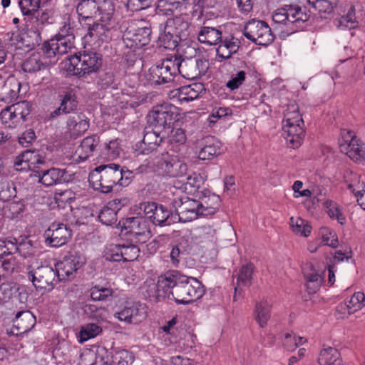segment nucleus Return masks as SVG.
<instances>
[{
  "label": "nucleus",
  "instance_id": "20",
  "mask_svg": "<svg viewBox=\"0 0 365 365\" xmlns=\"http://www.w3.org/2000/svg\"><path fill=\"white\" fill-rule=\"evenodd\" d=\"M45 163V157L38 151L27 150L19 155L14 161L17 170H29Z\"/></svg>",
  "mask_w": 365,
  "mask_h": 365
},
{
  "label": "nucleus",
  "instance_id": "32",
  "mask_svg": "<svg viewBox=\"0 0 365 365\" xmlns=\"http://www.w3.org/2000/svg\"><path fill=\"white\" fill-rule=\"evenodd\" d=\"M36 173H38V182L48 187L61 183L65 170L52 168L45 170L37 171Z\"/></svg>",
  "mask_w": 365,
  "mask_h": 365
},
{
  "label": "nucleus",
  "instance_id": "51",
  "mask_svg": "<svg viewBox=\"0 0 365 365\" xmlns=\"http://www.w3.org/2000/svg\"><path fill=\"white\" fill-rule=\"evenodd\" d=\"M120 256L124 262H130L136 259L139 256L140 248L132 243H127L122 246Z\"/></svg>",
  "mask_w": 365,
  "mask_h": 365
},
{
  "label": "nucleus",
  "instance_id": "44",
  "mask_svg": "<svg viewBox=\"0 0 365 365\" xmlns=\"http://www.w3.org/2000/svg\"><path fill=\"white\" fill-rule=\"evenodd\" d=\"M292 230L297 235L307 237L312 230L311 225L301 217H292L289 221Z\"/></svg>",
  "mask_w": 365,
  "mask_h": 365
},
{
  "label": "nucleus",
  "instance_id": "31",
  "mask_svg": "<svg viewBox=\"0 0 365 365\" xmlns=\"http://www.w3.org/2000/svg\"><path fill=\"white\" fill-rule=\"evenodd\" d=\"M239 43L238 40L234 37L222 38L217 43V56L224 60L230 58L232 54L237 52L240 47Z\"/></svg>",
  "mask_w": 365,
  "mask_h": 365
},
{
  "label": "nucleus",
  "instance_id": "52",
  "mask_svg": "<svg viewBox=\"0 0 365 365\" xmlns=\"http://www.w3.org/2000/svg\"><path fill=\"white\" fill-rule=\"evenodd\" d=\"M203 183L204 180L200 174L193 173L187 178V181L183 186L185 192L195 193Z\"/></svg>",
  "mask_w": 365,
  "mask_h": 365
},
{
  "label": "nucleus",
  "instance_id": "55",
  "mask_svg": "<svg viewBox=\"0 0 365 365\" xmlns=\"http://www.w3.org/2000/svg\"><path fill=\"white\" fill-rule=\"evenodd\" d=\"M246 77L247 73L245 71H237L232 73L230 79L226 83V87L230 91H235L244 83Z\"/></svg>",
  "mask_w": 365,
  "mask_h": 365
},
{
  "label": "nucleus",
  "instance_id": "30",
  "mask_svg": "<svg viewBox=\"0 0 365 365\" xmlns=\"http://www.w3.org/2000/svg\"><path fill=\"white\" fill-rule=\"evenodd\" d=\"M351 175L350 180H346L347 187L353 192L357 199L358 204L365 210V183L361 181L360 177L351 171H346Z\"/></svg>",
  "mask_w": 365,
  "mask_h": 365
},
{
  "label": "nucleus",
  "instance_id": "11",
  "mask_svg": "<svg viewBox=\"0 0 365 365\" xmlns=\"http://www.w3.org/2000/svg\"><path fill=\"white\" fill-rule=\"evenodd\" d=\"M85 264L83 257L76 254L65 256L62 260L57 262L55 269L58 281L69 280L75 277L76 271Z\"/></svg>",
  "mask_w": 365,
  "mask_h": 365
},
{
  "label": "nucleus",
  "instance_id": "46",
  "mask_svg": "<svg viewBox=\"0 0 365 365\" xmlns=\"http://www.w3.org/2000/svg\"><path fill=\"white\" fill-rule=\"evenodd\" d=\"M284 124H304V120L299 112L298 106L291 105L284 111Z\"/></svg>",
  "mask_w": 365,
  "mask_h": 365
},
{
  "label": "nucleus",
  "instance_id": "16",
  "mask_svg": "<svg viewBox=\"0 0 365 365\" xmlns=\"http://www.w3.org/2000/svg\"><path fill=\"white\" fill-rule=\"evenodd\" d=\"M89 22L83 28L88 31L86 37H89L91 41H93L95 43L99 44L104 41H108L111 39L112 32L114 28L113 21L99 20V22L92 24Z\"/></svg>",
  "mask_w": 365,
  "mask_h": 365
},
{
  "label": "nucleus",
  "instance_id": "14",
  "mask_svg": "<svg viewBox=\"0 0 365 365\" xmlns=\"http://www.w3.org/2000/svg\"><path fill=\"white\" fill-rule=\"evenodd\" d=\"M71 237V230L63 223H52L44 232L46 244L52 247L64 245Z\"/></svg>",
  "mask_w": 365,
  "mask_h": 365
},
{
  "label": "nucleus",
  "instance_id": "21",
  "mask_svg": "<svg viewBox=\"0 0 365 365\" xmlns=\"http://www.w3.org/2000/svg\"><path fill=\"white\" fill-rule=\"evenodd\" d=\"M282 130L289 148L295 149L301 146L305 135L304 124H283Z\"/></svg>",
  "mask_w": 365,
  "mask_h": 365
},
{
  "label": "nucleus",
  "instance_id": "45",
  "mask_svg": "<svg viewBox=\"0 0 365 365\" xmlns=\"http://www.w3.org/2000/svg\"><path fill=\"white\" fill-rule=\"evenodd\" d=\"M101 331V327L93 323L83 326L79 332V341L83 343L90 339L94 338Z\"/></svg>",
  "mask_w": 365,
  "mask_h": 365
},
{
  "label": "nucleus",
  "instance_id": "24",
  "mask_svg": "<svg viewBox=\"0 0 365 365\" xmlns=\"http://www.w3.org/2000/svg\"><path fill=\"white\" fill-rule=\"evenodd\" d=\"M198 158L202 160H211L221 153L220 143L213 136H206L197 143Z\"/></svg>",
  "mask_w": 365,
  "mask_h": 365
},
{
  "label": "nucleus",
  "instance_id": "3",
  "mask_svg": "<svg viewBox=\"0 0 365 365\" xmlns=\"http://www.w3.org/2000/svg\"><path fill=\"white\" fill-rule=\"evenodd\" d=\"M131 175L130 171H125L120 165L110 163L96 167L89 174L88 181L94 190L108 193L117 185L127 186L130 182Z\"/></svg>",
  "mask_w": 365,
  "mask_h": 365
},
{
  "label": "nucleus",
  "instance_id": "47",
  "mask_svg": "<svg viewBox=\"0 0 365 365\" xmlns=\"http://www.w3.org/2000/svg\"><path fill=\"white\" fill-rule=\"evenodd\" d=\"M45 64L41 61L38 53H33L23 63L22 68L25 72H35L44 68Z\"/></svg>",
  "mask_w": 365,
  "mask_h": 365
},
{
  "label": "nucleus",
  "instance_id": "26",
  "mask_svg": "<svg viewBox=\"0 0 365 365\" xmlns=\"http://www.w3.org/2000/svg\"><path fill=\"white\" fill-rule=\"evenodd\" d=\"M99 143L100 138L97 135H92L83 138L81 145L76 150V160L83 162L88 159L93 155Z\"/></svg>",
  "mask_w": 365,
  "mask_h": 365
},
{
  "label": "nucleus",
  "instance_id": "9",
  "mask_svg": "<svg viewBox=\"0 0 365 365\" xmlns=\"http://www.w3.org/2000/svg\"><path fill=\"white\" fill-rule=\"evenodd\" d=\"M245 36L255 43L267 46L274 38L270 27L264 21L252 20L248 21L244 29Z\"/></svg>",
  "mask_w": 365,
  "mask_h": 365
},
{
  "label": "nucleus",
  "instance_id": "34",
  "mask_svg": "<svg viewBox=\"0 0 365 365\" xmlns=\"http://www.w3.org/2000/svg\"><path fill=\"white\" fill-rule=\"evenodd\" d=\"M272 305L267 301L257 302L254 310L255 319L259 326L265 327L271 317Z\"/></svg>",
  "mask_w": 365,
  "mask_h": 365
},
{
  "label": "nucleus",
  "instance_id": "2",
  "mask_svg": "<svg viewBox=\"0 0 365 365\" xmlns=\"http://www.w3.org/2000/svg\"><path fill=\"white\" fill-rule=\"evenodd\" d=\"M165 194L161 197L165 205L161 204V227L169 225L178 220L190 222L202 216L199 200L187 196L174 198L176 187L170 183H163Z\"/></svg>",
  "mask_w": 365,
  "mask_h": 365
},
{
  "label": "nucleus",
  "instance_id": "54",
  "mask_svg": "<svg viewBox=\"0 0 365 365\" xmlns=\"http://www.w3.org/2000/svg\"><path fill=\"white\" fill-rule=\"evenodd\" d=\"M113 290L101 286H95L91 289V297L93 301H106L113 295Z\"/></svg>",
  "mask_w": 365,
  "mask_h": 365
},
{
  "label": "nucleus",
  "instance_id": "12",
  "mask_svg": "<svg viewBox=\"0 0 365 365\" xmlns=\"http://www.w3.org/2000/svg\"><path fill=\"white\" fill-rule=\"evenodd\" d=\"M180 19L168 17L164 23L163 34H161V56L163 52L170 51L171 53H178L175 48L178 45L179 35L177 24Z\"/></svg>",
  "mask_w": 365,
  "mask_h": 365
},
{
  "label": "nucleus",
  "instance_id": "48",
  "mask_svg": "<svg viewBox=\"0 0 365 365\" xmlns=\"http://www.w3.org/2000/svg\"><path fill=\"white\" fill-rule=\"evenodd\" d=\"M135 356L133 354L125 349L115 350L113 352L112 365H131Z\"/></svg>",
  "mask_w": 365,
  "mask_h": 365
},
{
  "label": "nucleus",
  "instance_id": "18",
  "mask_svg": "<svg viewBox=\"0 0 365 365\" xmlns=\"http://www.w3.org/2000/svg\"><path fill=\"white\" fill-rule=\"evenodd\" d=\"M150 34V31L148 28H135L132 25L125 31L123 38L127 46L139 48L149 42Z\"/></svg>",
  "mask_w": 365,
  "mask_h": 365
},
{
  "label": "nucleus",
  "instance_id": "15",
  "mask_svg": "<svg viewBox=\"0 0 365 365\" xmlns=\"http://www.w3.org/2000/svg\"><path fill=\"white\" fill-rule=\"evenodd\" d=\"M57 273L50 266H41L35 271L29 273V279L33 282L37 289H53L54 282H57L56 277Z\"/></svg>",
  "mask_w": 365,
  "mask_h": 365
},
{
  "label": "nucleus",
  "instance_id": "38",
  "mask_svg": "<svg viewBox=\"0 0 365 365\" xmlns=\"http://www.w3.org/2000/svg\"><path fill=\"white\" fill-rule=\"evenodd\" d=\"M253 273V264L251 263L243 265L237 279V286L235 288L234 299L236 300L237 292L242 287H249L252 283Z\"/></svg>",
  "mask_w": 365,
  "mask_h": 365
},
{
  "label": "nucleus",
  "instance_id": "7",
  "mask_svg": "<svg viewBox=\"0 0 365 365\" xmlns=\"http://www.w3.org/2000/svg\"><path fill=\"white\" fill-rule=\"evenodd\" d=\"M55 22L54 12L51 9H44L36 12L29 19L28 35L31 41L27 46H35L41 41V32L46 26Z\"/></svg>",
  "mask_w": 365,
  "mask_h": 365
},
{
  "label": "nucleus",
  "instance_id": "50",
  "mask_svg": "<svg viewBox=\"0 0 365 365\" xmlns=\"http://www.w3.org/2000/svg\"><path fill=\"white\" fill-rule=\"evenodd\" d=\"M338 0H319L312 6L322 18H327L326 15L333 13L334 8L336 6Z\"/></svg>",
  "mask_w": 365,
  "mask_h": 365
},
{
  "label": "nucleus",
  "instance_id": "29",
  "mask_svg": "<svg viewBox=\"0 0 365 365\" xmlns=\"http://www.w3.org/2000/svg\"><path fill=\"white\" fill-rule=\"evenodd\" d=\"M179 115L176 106L161 103V125L163 126V132L173 126L178 125Z\"/></svg>",
  "mask_w": 365,
  "mask_h": 365
},
{
  "label": "nucleus",
  "instance_id": "5",
  "mask_svg": "<svg viewBox=\"0 0 365 365\" xmlns=\"http://www.w3.org/2000/svg\"><path fill=\"white\" fill-rule=\"evenodd\" d=\"M177 53H167L165 58H161V85L165 83H173L174 76L178 72L187 79L197 77L199 73L196 65L193 63L188 65L180 57H178Z\"/></svg>",
  "mask_w": 365,
  "mask_h": 365
},
{
  "label": "nucleus",
  "instance_id": "60",
  "mask_svg": "<svg viewBox=\"0 0 365 365\" xmlns=\"http://www.w3.org/2000/svg\"><path fill=\"white\" fill-rule=\"evenodd\" d=\"M216 230L210 225H204L196 229V235L202 241H213Z\"/></svg>",
  "mask_w": 365,
  "mask_h": 365
},
{
  "label": "nucleus",
  "instance_id": "43",
  "mask_svg": "<svg viewBox=\"0 0 365 365\" xmlns=\"http://www.w3.org/2000/svg\"><path fill=\"white\" fill-rule=\"evenodd\" d=\"M304 277L307 281V290L309 294L315 293L321 286L322 277L315 270L310 272H304Z\"/></svg>",
  "mask_w": 365,
  "mask_h": 365
},
{
  "label": "nucleus",
  "instance_id": "62",
  "mask_svg": "<svg viewBox=\"0 0 365 365\" xmlns=\"http://www.w3.org/2000/svg\"><path fill=\"white\" fill-rule=\"evenodd\" d=\"M97 365H112L113 361V353L103 346L96 349Z\"/></svg>",
  "mask_w": 365,
  "mask_h": 365
},
{
  "label": "nucleus",
  "instance_id": "28",
  "mask_svg": "<svg viewBox=\"0 0 365 365\" xmlns=\"http://www.w3.org/2000/svg\"><path fill=\"white\" fill-rule=\"evenodd\" d=\"M0 94L2 96V101L11 102L19 97L21 88V83L14 76H9L0 86Z\"/></svg>",
  "mask_w": 365,
  "mask_h": 365
},
{
  "label": "nucleus",
  "instance_id": "6",
  "mask_svg": "<svg viewBox=\"0 0 365 365\" xmlns=\"http://www.w3.org/2000/svg\"><path fill=\"white\" fill-rule=\"evenodd\" d=\"M102 65L101 56L96 52L75 54L65 62V68L73 75L83 76L96 72Z\"/></svg>",
  "mask_w": 365,
  "mask_h": 365
},
{
  "label": "nucleus",
  "instance_id": "53",
  "mask_svg": "<svg viewBox=\"0 0 365 365\" xmlns=\"http://www.w3.org/2000/svg\"><path fill=\"white\" fill-rule=\"evenodd\" d=\"M353 314L360 310L364 305L365 295L363 292H355L349 300H345Z\"/></svg>",
  "mask_w": 365,
  "mask_h": 365
},
{
  "label": "nucleus",
  "instance_id": "10",
  "mask_svg": "<svg viewBox=\"0 0 365 365\" xmlns=\"http://www.w3.org/2000/svg\"><path fill=\"white\" fill-rule=\"evenodd\" d=\"M31 108L30 103L26 101L7 106L0 113L1 123L9 128L16 127L21 120H25L30 114Z\"/></svg>",
  "mask_w": 365,
  "mask_h": 365
},
{
  "label": "nucleus",
  "instance_id": "19",
  "mask_svg": "<svg viewBox=\"0 0 365 365\" xmlns=\"http://www.w3.org/2000/svg\"><path fill=\"white\" fill-rule=\"evenodd\" d=\"M123 228L126 234H130L138 241L145 242L146 237L150 236V232L147 227L145 218L141 217H133L125 220Z\"/></svg>",
  "mask_w": 365,
  "mask_h": 365
},
{
  "label": "nucleus",
  "instance_id": "56",
  "mask_svg": "<svg viewBox=\"0 0 365 365\" xmlns=\"http://www.w3.org/2000/svg\"><path fill=\"white\" fill-rule=\"evenodd\" d=\"M16 292V284L13 282L2 283L0 286V304L9 301Z\"/></svg>",
  "mask_w": 365,
  "mask_h": 365
},
{
  "label": "nucleus",
  "instance_id": "36",
  "mask_svg": "<svg viewBox=\"0 0 365 365\" xmlns=\"http://www.w3.org/2000/svg\"><path fill=\"white\" fill-rule=\"evenodd\" d=\"M197 38L202 43L217 45L222 38V32L214 27L203 26L198 33Z\"/></svg>",
  "mask_w": 365,
  "mask_h": 365
},
{
  "label": "nucleus",
  "instance_id": "27",
  "mask_svg": "<svg viewBox=\"0 0 365 365\" xmlns=\"http://www.w3.org/2000/svg\"><path fill=\"white\" fill-rule=\"evenodd\" d=\"M96 0H81L77 5L76 11L78 21L82 27L89 22H93V15L96 14Z\"/></svg>",
  "mask_w": 365,
  "mask_h": 365
},
{
  "label": "nucleus",
  "instance_id": "8",
  "mask_svg": "<svg viewBox=\"0 0 365 365\" xmlns=\"http://www.w3.org/2000/svg\"><path fill=\"white\" fill-rule=\"evenodd\" d=\"M339 145L341 152L354 161L361 163L365 160V143L355 136L353 131L342 130Z\"/></svg>",
  "mask_w": 365,
  "mask_h": 365
},
{
  "label": "nucleus",
  "instance_id": "39",
  "mask_svg": "<svg viewBox=\"0 0 365 365\" xmlns=\"http://www.w3.org/2000/svg\"><path fill=\"white\" fill-rule=\"evenodd\" d=\"M9 244L12 246V252L14 250L19 252L24 258L34 255L36 251L31 241L27 238L22 240L21 242H18L16 238H12L9 241Z\"/></svg>",
  "mask_w": 365,
  "mask_h": 365
},
{
  "label": "nucleus",
  "instance_id": "42",
  "mask_svg": "<svg viewBox=\"0 0 365 365\" xmlns=\"http://www.w3.org/2000/svg\"><path fill=\"white\" fill-rule=\"evenodd\" d=\"M165 133L167 135H164L163 138L161 137V143L163 138H168L171 143L180 145H182L186 142L187 138L185 132L182 128H178V125L170 128V129L167 130Z\"/></svg>",
  "mask_w": 365,
  "mask_h": 365
},
{
  "label": "nucleus",
  "instance_id": "25",
  "mask_svg": "<svg viewBox=\"0 0 365 365\" xmlns=\"http://www.w3.org/2000/svg\"><path fill=\"white\" fill-rule=\"evenodd\" d=\"M199 204H200V209L202 216L212 215L220 207V198L219 195L211 193L208 190H205L201 192Z\"/></svg>",
  "mask_w": 365,
  "mask_h": 365
},
{
  "label": "nucleus",
  "instance_id": "59",
  "mask_svg": "<svg viewBox=\"0 0 365 365\" xmlns=\"http://www.w3.org/2000/svg\"><path fill=\"white\" fill-rule=\"evenodd\" d=\"M140 209L143 210L147 218H148L154 225H160V220L155 216L158 209V205L155 202H143L140 205Z\"/></svg>",
  "mask_w": 365,
  "mask_h": 365
},
{
  "label": "nucleus",
  "instance_id": "4",
  "mask_svg": "<svg viewBox=\"0 0 365 365\" xmlns=\"http://www.w3.org/2000/svg\"><path fill=\"white\" fill-rule=\"evenodd\" d=\"M309 16L299 6L286 5L273 12L272 21L275 24L284 25L287 34H292L302 30Z\"/></svg>",
  "mask_w": 365,
  "mask_h": 365
},
{
  "label": "nucleus",
  "instance_id": "64",
  "mask_svg": "<svg viewBox=\"0 0 365 365\" xmlns=\"http://www.w3.org/2000/svg\"><path fill=\"white\" fill-rule=\"evenodd\" d=\"M322 242L324 245L336 248L338 246V239L334 232L327 227L320 230Z\"/></svg>",
  "mask_w": 365,
  "mask_h": 365
},
{
  "label": "nucleus",
  "instance_id": "35",
  "mask_svg": "<svg viewBox=\"0 0 365 365\" xmlns=\"http://www.w3.org/2000/svg\"><path fill=\"white\" fill-rule=\"evenodd\" d=\"M319 365H343L339 351L333 347L324 348L318 358Z\"/></svg>",
  "mask_w": 365,
  "mask_h": 365
},
{
  "label": "nucleus",
  "instance_id": "13",
  "mask_svg": "<svg viewBox=\"0 0 365 365\" xmlns=\"http://www.w3.org/2000/svg\"><path fill=\"white\" fill-rule=\"evenodd\" d=\"M147 307L140 302L126 303L125 306L114 316L118 320L128 324H139L147 317Z\"/></svg>",
  "mask_w": 365,
  "mask_h": 365
},
{
  "label": "nucleus",
  "instance_id": "40",
  "mask_svg": "<svg viewBox=\"0 0 365 365\" xmlns=\"http://www.w3.org/2000/svg\"><path fill=\"white\" fill-rule=\"evenodd\" d=\"M158 136V135H156L155 133H146L143 140L136 145L135 150L143 154H148L156 150L158 146V143L156 142Z\"/></svg>",
  "mask_w": 365,
  "mask_h": 365
},
{
  "label": "nucleus",
  "instance_id": "1",
  "mask_svg": "<svg viewBox=\"0 0 365 365\" xmlns=\"http://www.w3.org/2000/svg\"><path fill=\"white\" fill-rule=\"evenodd\" d=\"M204 294V287L196 278L181 276L176 270L161 274V299L185 305L200 299Z\"/></svg>",
  "mask_w": 365,
  "mask_h": 365
},
{
  "label": "nucleus",
  "instance_id": "41",
  "mask_svg": "<svg viewBox=\"0 0 365 365\" xmlns=\"http://www.w3.org/2000/svg\"><path fill=\"white\" fill-rule=\"evenodd\" d=\"M97 9L101 15V21H113L112 18L115 11V6L112 0H96Z\"/></svg>",
  "mask_w": 365,
  "mask_h": 365
},
{
  "label": "nucleus",
  "instance_id": "17",
  "mask_svg": "<svg viewBox=\"0 0 365 365\" xmlns=\"http://www.w3.org/2000/svg\"><path fill=\"white\" fill-rule=\"evenodd\" d=\"M187 165L177 156L161 154V175L176 178L186 174Z\"/></svg>",
  "mask_w": 365,
  "mask_h": 365
},
{
  "label": "nucleus",
  "instance_id": "23",
  "mask_svg": "<svg viewBox=\"0 0 365 365\" xmlns=\"http://www.w3.org/2000/svg\"><path fill=\"white\" fill-rule=\"evenodd\" d=\"M36 324V317L29 311L19 312L13 321L10 331L15 336L21 335L30 331Z\"/></svg>",
  "mask_w": 365,
  "mask_h": 365
},
{
  "label": "nucleus",
  "instance_id": "49",
  "mask_svg": "<svg viewBox=\"0 0 365 365\" xmlns=\"http://www.w3.org/2000/svg\"><path fill=\"white\" fill-rule=\"evenodd\" d=\"M41 0H19L18 4L24 16H32L40 8Z\"/></svg>",
  "mask_w": 365,
  "mask_h": 365
},
{
  "label": "nucleus",
  "instance_id": "57",
  "mask_svg": "<svg viewBox=\"0 0 365 365\" xmlns=\"http://www.w3.org/2000/svg\"><path fill=\"white\" fill-rule=\"evenodd\" d=\"M56 38L59 47V55L66 53L74 48V35L56 36Z\"/></svg>",
  "mask_w": 365,
  "mask_h": 365
},
{
  "label": "nucleus",
  "instance_id": "63",
  "mask_svg": "<svg viewBox=\"0 0 365 365\" xmlns=\"http://www.w3.org/2000/svg\"><path fill=\"white\" fill-rule=\"evenodd\" d=\"M59 47L58 46L56 38L44 42L41 47V51L46 58H51L56 55H59Z\"/></svg>",
  "mask_w": 365,
  "mask_h": 365
},
{
  "label": "nucleus",
  "instance_id": "58",
  "mask_svg": "<svg viewBox=\"0 0 365 365\" xmlns=\"http://www.w3.org/2000/svg\"><path fill=\"white\" fill-rule=\"evenodd\" d=\"M324 206L327 209V212L331 218L337 220L341 225L344 224L345 218L341 213L336 202L332 200H327L324 202Z\"/></svg>",
  "mask_w": 365,
  "mask_h": 365
},
{
  "label": "nucleus",
  "instance_id": "33",
  "mask_svg": "<svg viewBox=\"0 0 365 365\" xmlns=\"http://www.w3.org/2000/svg\"><path fill=\"white\" fill-rule=\"evenodd\" d=\"M120 200H114L109 202L100 212L98 219L100 222L107 226L114 225L117 221V212L119 210L118 207Z\"/></svg>",
  "mask_w": 365,
  "mask_h": 365
},
{
  "label": "nucleus",
  "instance_id": "37",
  "mask_svg": "<svg viewBox=\"0 0 365 365\" xmlns=\"http://www.w3.org/2000/svg\"><path fill=\"white\" fill-rule=\"evenodd\" d=\"M205 91L204 84L194 83L181 87V102H190L198 98Z\"/></svg>",
  "mask_w": 365,
  "mask_h": 365
},
{
  "label": "nucleus",
  "instance_id": "22",
  "mask_svg": "<svg viewBox=\"0 0 365 365\" xmlns=\"http://www.w3.org/2000/svg\"><path fill=\"white\" fill-rule=\"evenodd\" d=\"M89 128V120L82 113L70 115L66 123V133L72 138H76L83 135Z\"/></svg>",
  "mask_w": 365,
  "mask_h": 365
},
{
  "label": "nucleus",
  "instance_id": "61",
  "mask_svg": "<svg viewBox=\"0 0 365 365\" xmlns=\"http://www.w3.org/2000/svg\"><path fill=\"white\" fill-rule=\"evenodd\" d=\"M8 258L0 259V272L3 278L9 277L15 269L16 261L15 258L11 255H9Z\"/></svg>",
  "mask_w": 365,
  "mask_h": 365
}]
</instances>
